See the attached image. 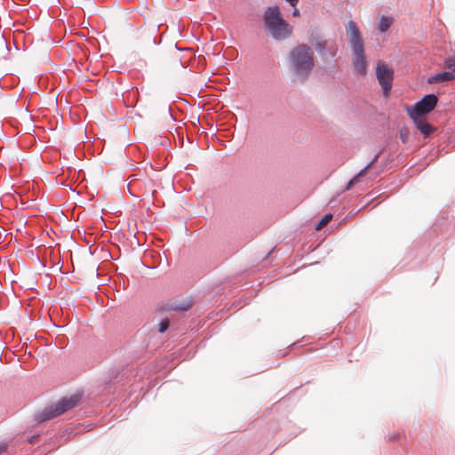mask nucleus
<instances>
[{
  "label": "nucleus",
  "instance_id": "obj_3",
  "mask_svg": "<svg viewBox=\"0 0 455 455\" xmlns=\"http://www.w3.org/2000/svg\"><path fill=\"white\" fill-rule=\"evenodd\" d=\"M289 62L296 74L307 76L314 67V52L309 46L299 44L291 51Z\"/></svg>",
  "mask_w": 455,
  "mask_h": 455
},
{
  "label": "nucleus",
  "instance_id": "obj_12",
  "mask_svg": "<svg viewBox=\"0 0 455 455\" xmlns=\"http://www.w3.org/2000/svg\"><path fill=\"white\" fill-rule=\"evenodd\" d=\"M332 219V214L329 213L324 215L322 220L315 226L316 230H321Z\"/></svg>",
  "mask_w": 455,
  "mask_h": 455
},
{
  "label": "nucleus",
  "instance_id": "obj_13",
  "mask_svg": "<svg viewBox=\"0 0 455 455\" xmlns=\"http://www.w3.org/2000/svg\"><path fill=\"white\" fill-rule=\"evenodd\" d=\"M170 326V320L168 318L163 319L158 325V331L163 333Z\"/></svg>",
  "mask_w": 455,
  "mask_h": 455
},
{
  "label": "nucleus",
  "instance_id": "obj_1",
  "mask_svg": "<svg viewBox=\"0 0 455 455\" xmlns=\"http://www.w3.org/2000/svg\"><path fill=\"white\" fill-rule=\"evenodd\" d=\"M346 30L347 33L349 44L354 54L352 61L354 69L358 74L363 76L367 73V60L364 53L363 41L360 30L353 20H349L346 24Z\"/></svg>",
  "mask_w": 455,
  "mask_h": 455
},
{
  "label": "nucleus",
  "instance_id": "obj_2",
  "mask_svg": "<svg viewBox=\"0 0 455 455\" xmlns=\"http://www.w3.org/2000/svg\"><path fill=\"white\" fill-rule=\"evenodd\" d=\"M263 20L266 32L275 40H284L292 33V27L283 19L277 6L267 7Z\"/></svg>",
  "mask_w": 455,
  "mask_h": 455
},
{
  "label": "nucleus",
  "instance_id": "obj_7",
  "mask_svg": "<svg viewBox=\"0 0 455 455\" xmlns=\"http://www.w3.org/2000/svg\"><path fill=\"white\" fill-rule=\"evenodd\" d=\"M376 76L386 97L388 96L394 79V69L382 60L376 66Z\"/></svg>",
  "mask_w": 455,
  "mask_h": 455
},
{
  "label": "nucleus",
  "instance_id": "obj_4",
  "mask_svg": "<svg viewBox=\"0 0 455 455\" xmlns=\"http://www.w3.org/2000/svg\"><path fill=\"white\" fill-rule=\"evenodd\" d=\"M80 397L76 395L64 397L55 404L50 405L44 410L38 416L37 419L40 422L58 417L73 408H75L79 401Z\"/></svg>",
  "mask_w": 455,
  "mask_h": 455
},
{
  "label": "nucleus",
  "instance_id": "obj_20",
  "mask_svg": "<svg viewBox=\"0 0 455 455\" xmlns=\"http://www.w3.org/2000/svg\"><path fill=\"white\" fill-rule=\"evenodd\" d=\"M397 436H393L392 440H396Z\"/></svg>",
  "mask_w": 455,
  "mask_h": 455
},
{
  "label": "nucleus",
  "instance_id": "obj_18",
  "mask_svg": "<svg viewBox=\"0 0 455 455\" xmlns=\"http://www.w3.org/2000/svg\"><path fill=\"white\" fill-rule=\"evenodd\" d=\"M291 6H296L299 0H286Z\"/></svg>",
  "mask_w": 455,
  "mask_h": 455
},
{
  "label": "nucleus",
  "instance_id": "obj_15",
  "mask_svg": "<svg viewBox=\"0 0 455 455\" xmlns=\"http://www.w3.org/2000/svg\"><path fill=\"white\" fill-rule=\"evenodd\" d=\"M189 307V305H187V306H176V305H172L170 306L167 309L169 310H180V311H186L188 310Z\"/></svg>",
  "mask_w": 455,
  "mask_h": 455
},
{
  "label": "nucleus",
  "instance_id": "obj_14",
  "mask_svg": "<svg viewBox=\"0 0 455 455\" xmlns=\"http://www.w3.org/2000/svg\"><path fill=\"white\" fill-rule=\"evenodd\" d=\"M444 66L446 68L451 69V72L454 73L455 72V56H452V57L447 59Z\"/></svg>",
  "mask_w": 455,
  "mask_h": 455
},
{
  "label": "nucleus",
  "instance_id": "obj_9",
  "mask_svg": "<svg viewBox=\"0 0 455 455\" xmlns=\"http://www.w3.org/2000/svg\"><path fill=\"white\" fill-rule=\"evenodd\" d=\"M379 156L377 155L374 159L368 164L359 173H357L347 185L346 190H349L355 183H357L361 177H363L367 172L371 169L372 164L377 161Z\"/></svg>",
  "mask_w": 455,
  "mask_h": 455
},
{
  "label": "nucleus",
  "instance_id": "obj_17",
  "mask_svg": "<svg viewBox=\"0 0 455 455\" xmlns=\"http://www.w3.org/2000/svg\"><path fill=\"white\" fill-rule=\"evenodd\" d=\"M7 449V444L4 443H0V454L4 453Z\"/></svg>",
  "mask_w": 455,
  "mask_h": 455
},
{
  "label": "nucleus",
  "instance_id": "obj_19",
  "mask_svg": "<svg viewBox=\"0 0 455 455\" xmlns=\"http://www.w3.org/2000/svg\"><path fill=\"white\" fill-rule=\"evenodd\" d=\"M292 15H293L294 17H298V16H299V9H296V8H295V9L293 10V12H292Z\"/></svg>",
  "mask_w": 455,
  "mask_h": 455
},
{
  "label": "nucleus",
  "instance_id": "obj_10",
  "mask_svg": "<svg viewBox=\"0 0 455 455\" xmlns=\"http://www.w3.org/2000/svg\"><path fill=\"white\" fill-rule=\"evenodd\" d=\"M453 79H455V75L453 74V72L445 71L443 73L436 74L430 81L441 83L444 81H451Z\"/></svg>",
  "mask_w": 455,
  "mask_h": 455
},
{
  "label": "nucleus",
  "instance_id": "obj_8",
  "mask_svg": "<svg viewBox=\"0 0 455 455\" xmlns=\"http://www.w3.org/2000/svg\"><path fill=\"white\" fill-rule=\"evenodd\" d=\"M416 125V127L420 131V132L424 135V136H428L430 135L435 128L430 124H428L424 117H418V118H411Z\"/></svg>",
  "mask_w": 455,
  "mask_h": 455
},
{
  "label": "nucleus",
  "instance_id": "obj_11",
  "mask_svg": "<svg viewBox=\"0 0 455 455\" xmlns=\"http://www.w3.org/2000/svg\"><path fill=\"white\" fill-rule=\"evenodd\" d=\"M392 19L388 17L382 16L379 22V29L380 32L387 31L391 26Z\"/></svg>",
  "mask_w": 455,
  "mask_h": 455
},
{
  "label": "nucleus",
  "instance_id": "obj_5",
  "mask_svg": "<svg viewBox=\"0 0 455 455\" xmlns=\"http://www.w3.org/2000/svg\"><path fill=\"white\" fill-rule=\"evenodd\" d=\"M128 180L127 189L133 196L142 197L147 195H154L156 193L154 181L148 176L141 179L138 178L137 174H133L131 175Z\"/></svg>",
  "mask_w": 455,
  "mask_h": 455
},
{
  "label": "nucleus",
  "instance_id": "obj_6",
  "mask_svg": "<svg viewBox=\"0 0 455 455\" xmlns=\"http://www.w3.org/2000/svg\"><path fill=\"white\" fill-rule=\"evenodd\" d=\"M437 101L438 99L435 94H427L413 107L408 108V114L411 118L424 117L435 108Z\"/></svg>",
  "mask_w": 455,
  "mask_h": 455
},
{
  "label": "nucleus",
  "instance_id": "obj_16",
  "mask_svg": "<svg viewBox=\"0 0 455 455\" xmlns=\"http://www.w3.org/2000/svg\"><path fill=\"white\" fill-rule=\"evenodd\" d=\"M400 137H401V140L403 143L406 142L407 140V138H408V132L406 131H401L400 132Z\"/></svg>",
  "mask_w": 455,
  "mask_h": 455
}]
</instances>
